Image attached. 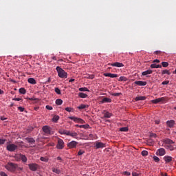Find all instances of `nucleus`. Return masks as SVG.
I'll use <instances>...</instances> for the list:
<instances>
[{"label": "nucleus", "mask_w": 176, "mask_h": 176, "mask_svg": "<svg viewBox=\"0 0 176 176\" xmlns=\"http://www.w3.org/2000/svg\"><path fill=\"white\" fill-rule=\"evenodd\" d=\"M153 63H160V60L159 59H155L153 61Z\"/></svg>", "instance_id": "bf43d9fd"}, {"label": "nucleus", "mask_w": 176, "mask_h": 176, "mask_svg": "<svg viewBox=\"0 0 176 176\" xmlns=\"http://www.w3.org/2000/svg\"><path fill=\"white\" fill-rule=\"evenodd\" d=\"M1 120H6V118L5 117H1Z\"/></svg>", "instance_id": "69168bd1"}, {"label": "nucleus", "mask_w": 176, "mask_h": 176, "mask_svg": "<svg viewBox=\"0 0 176 176\" xmlns=\"http://www.w3.org/2000/svg\"><path fill=\"white\" fill-rule=\"evenodd\" d=\"M119 82H127V78L124 76H120L118 79Z\"/></svg>", "instance_id": "2f4dec72"}, {"label": "nucleus", "mask_w": 176, "mask_h": 176, "mask_svg": "<svg viewBox=\"0 0 176 176\" xmlns=\"http://www.w3.org/2000/svg\"><path fill=\"white\" fill-rule=\"evenodd\" d=\"M78 97H80V98H87L88 96L85 93L80 92L78 94Z\"/></svg>", "instance_id": "cd10ccee"}, {"label": "nucleus", "mask_w": 176, "mask_h": 176, "mask_svg": "<svg viewBox=\"0 0 176 176\" xmlns=\"http://www.w3.org/2000/svg\"><path fill=\"white\" fill-rule=\"evenodd\" d=\"M26 141L29 142L30 144H35V139L32 138H26Z\"/></svg>", "instance_id": "393cba45"}, {"label": "nucleus", "mask_w": 176, "mask_h": 176, "mask_svg": "<svg viewBox=\"0 0 176 176\" xmlns=\"http://www.w3.org/2000/svg\"><path fill=\"white\" fill-rule=\"evenodd\" d=\"M157 156H164L166 155V149L164 148H159L156 152Z\"/></svg>", "instance_id": "6e6552de"}, {"label": "nucleus", "mask_w": 176, "mask_h": 176, "mask_svg": "<svg viewBox=\"0 0 176 176\" xmlns=\"http://www.w3.org/2000/svg\"><path fill=\"white\" fill-rule=\"evenodd\" d=\"M162 75H166V74L167 75H170L171 73H170V71H168V69H164L162 71Z\"/></svg>", "instance_id": "e433bc0d"}, {"label": "nucleus", "mask_w": 176, "mask_h": 176, "mask_svg": "<svg viewBox=\"0 0 176 176\" xmlns=\"http://www.w3.org/2000/svg\"><path fill=\"white\" fill-rule=\"evenodd\" d=\"M155 124H159L160 123V120H157L155 121Z\"/></svg>", "instance_id": "052dcab7"}, {"label": "nucleus", "mask_w": 176, "mask_h": 176, "mask_svg": "<svg viewBox=\"0 0 176 176\" xmlns=\"http://www.w3.org/2000/svg\"><path fill=\"white\" fill-rule=\"evenodd\" d=\"M6 142V140L5 139H0V145H3Z\"/></svg>", "instance_id": "de8ad7c7"}, {"label": "nucleus", "mask_w": 176, "mask_h": 176, "mask_svg": "<svg viewBox=\"0 0 176 176\" xmlns=\"http://www.w3.org/2000/svg\"><path fill=\"white\" fill-rule=\"evenodd\" d=\"M153 71H152L151 69H148L145 72H143L142 73V75L143 76H146V78H149V76H148V75H151V74H153Z\"/></svg>", "instance_id": "2eb2a0df"}, {"label": "nucleus", "mask_w": 176, "mask_h": 176, "mask_svg": "<svg viewBox=\"0 0 176 176\" xmlns=\"http://www.w3.org/2000/svg\"><path fill=\"white\" fill-rule=\"evenodd\" d=\"M78 144L76 141H72L67 144V147L69 148V149H74V148H76Z\"/></svg>", "instance_id": "0eeeda50"}, {"label": "nucleus", "mask_w": 176, "mask_h": 176, "mask_svg": "<svg viewBox=\"0 0 176 176\" xmlns=\"http://www.w3.org/2000/svg\"><path fill=\"white\" fill-rule=\"evenodd\" d=\"M164 146L166 149H170V151L174 149V146H173L171 144H166Z\"/></svg>", "instance_id": "72a5a7b5"}, {"label": "nucleus", "mask_w": 176, "mask_h": 176, "mask_svg": "<svg viewBox=\"0 0 176 176\" xmlns=\"http://www.w3.org/2000/svg\"><path fill=\"white\" fill-rule=\"evenodd\" d=\"M103 115H104V118H111L112 116V113H109V112H108L107 111H104L103 112Z\"/></svg>", "instance_id": "b1692460"}, {"label": "nucleus", "mask_w": 176, "mask_h": 176, "mask_svg": "<svg viewBox=\"0 0 176 176\" xmlns=\"http://www.w3.org/2000/svg\"><path fill=\"white\" fill-rule=\"evenodd\" d=\"M135 85H138V86H146V81H135Z\"/></svg>", "instance_id": "a211bd4d"}, {"label": "nucleus", "mask_w": 176, "mask_h": 176, "mask_svg": "<svg viewBox=\"0 0 176 176\" xmlns=\"http://www.w3.org/2000/svg\"><path fill=\"white\" fill-rule=\"evenodd\" d=\"M40 160H41V162H49V160H48L47 158L45 157H41L40 158Z\"/></svg>", "instance_id": "ea45409f"}, {"label": "nucleus", "mask_w": 176, "mask_h": 176, "mask_svg": "<svg viewBox=\"0 0 176 176\" xmlns=\"http://www.w3.org/2000/svg\"><path fill=\"white\" fill-rule=\"evenodd\" d=\"M163 101H164V97L153 100H151V102H153V104H159V102H162Z\"/></svg>", "instance_id": "dca6fc26"}, {"label": "nucleus", "mask_w": 176, "mask_h": 176, "mask_svg": "<svg viewBox=\"0 0 176 176\" xmlns=\"http://www.w3.org/2000/svg\"><path fill=\"white\" fill-rule=\"evenodd\" d=\"M69 119H70L71 120H73L76 123H81L82 124L85 123V120H82L81 118H79L70 116V117H69Z\"/></svg>", "instance_id": "20e7f679"}, {"label": "nucleus", "mask_w": 176, "mask_h": 176, "mask_svg": "<svg viewBox=\"0 0 176 176\" xmlns=\"http://www.w3.org/2000/svg\"><path fill=\"white\" fill-rule=\"evenodd\" d=\"M56 105H61L63 104V100L61 99H57L56 100Z\"/></svg>", "instance_id": "4c0bfd02"}, {"label": "nucleus", "mask_w": 176, "mask_h": 176, "mask_svg": "<svg viewBox=\"0 0 176 176\" xmlns=\"http://www.w3.org/2000/svg\"><path fill=\"white\" fill-rule=\"evenodd\" d=\"M15 159H21L23 163H27V157H25V155L23 154H19L15 156Z\"/></svg>", "instance_id": "423d86ee"}, {"label": "nucleus", "mask_w": 176, "mask_h": 176, "mask_svg": "<svg viewBox=\"0 0 176 176\" xmlns=\"http://www.w3.org/2000/svg\"><path fill=\"white\" fill-rule=\"evenodd\" d=\"M85 153V151L80 149L79 150L78 153V156H82V155H83Z\"/></svg>", "instance_id": "a18cd8bd"}, {"label": "nucleus", "mask_w": 176, "mask_h": 176, "mask_svg": "<svg viewBox=\"0 0 176 176\" xmlns=\"http://www.w3.org/2000/svg\"><path fill=\"white\" fill-rule=\"evenodd\" d=\"M132 176H140V174L137 173L136 172H133Z\"/></svg>", "instance_id": "5fc2aeb1"}, {"label": "nucleus", "mask_w": 176, "mask_h": 176, "mask_svg": "<svg viewBox=\"0 0 176 176\" xmlns=\"http://www.w3.org/2000/svg\"><path fill=\"white\" fill-rule=\"evenodd\" d=\"M104 76L107 78H118V74H111V73H104Z\"/></svg>", "instance_id": "f3484780"}, {"label": "nucleus", "mask_w": 176, "mask_h": 176, "mask_svg": "<svg viewBox=\"0 0 176 176\" xmlns=\"http://www.w3.org/2000/svg\"><path fill=\"white\" fill-rule=\"evenodd\" d=\"M16 170H18V171H21L23 170V168L18 166V168H16Z\"/></svg>", "instance_id": "680f3d73"}, {"label": "nucleus", "mask_w": 176, "mask_h": 176, "mask_svg": "<svg viewBox=\"0 0 176 176\" xmlns=\"http://www.w3.org/2000/svg\"><path fill=\"white\" fill-rule=\"evenodd\" d=\"M166 124L168 126L170 127V129H173L174 126L175 125V121L174 120H170L166 122Z\"/></svg>", "instance_id": "f8f14e48"}, {"label": "nucleus", "mask_w": 176, "mask_h": 176, "mask_svg": "<svg viewBox=\"0 0 176 176\" xmlns=\"http://www.w3.org/2000/svg\"><path fill=\"white\" fill-rule=\"evenodd\" d=\"M28 83H30V85H36V80L34 78H30L28 79Z\"/></svg>", "instance_id": "412c9836"}, {"label": "nucleus", "mask_w": 176, "mask_h": 176, "mask_svg": "<svg viewBox=\"0 0 176 176\" xmlns=\"http://www.w3.org/2000/svg\"><path fill=\"white\" fill-rule=\"evenodd\" d=\"M68 135H69L70 137H72L73 138H76V137H78V133L76 132L69 131Z\"/></svg>", "instance_id": "bb28decb"}, {"label": "nucleus", "mask_w": 176, "mask_h": 176, "mask_svg": "<svg viewBox=\"0 0 176 176\" xmlns=\"http://www.w3.org/2000/svg\"><path fill=\"white\" fill-rule=\"evenodd\" d=\"M89 138H91V140H93V138H94V135L91 133L89 135Z\"/></svg>", "instance_id": "13d9d810"}, {"label": "nucleus", "mask_w": 176, "mask_h": 176, "mask_svg": "<svg viewBox=\"0 0 176 176\" xmlns=\"http://www.w3.org/2000/svg\"><path fill=\"white\" fill-rule=\"evenodd\" d=\"M141 154H142V156H148V153L146 151H142Z\"/></svg>", "instance_id": "79ce46f5"}, {"label": "nucleus", "mask_w": 176, "mask_h": 176, "mask_svg": "<svg viewBox=\"0 0 176 176\" xmlns=\"http://www.w3.org/2000/svg\"><path fill=\"white\" fill-rule=\"evenodd\" d=\"M19 93L21 94H25V93H26L25 89V88H20L19 89Z\"/></svg>", "instance_id": "58836bf2"}, {"label": "nucleus", "mask_w": 176, "mask_h": 176, "mask_svg": "<svg viewBox=\"0 0 176 176\" xmlns=\"http://www.w3.org/2000/svg\"><path fill=\"white\" fill-rule=\"evenodd\" d=\"M163 142L164 144H166L167 145H171L173 144H174V142H173V140H171L170 139L168 138H166L163 140Z\"/></svg>", "instance_id": "6ab92c4d"}, {"label": "nucleus", "mask_w": 176, "mask_h": 176, "mask_svg": "<svg viewBox=\"0 0 176 176\" xmlns=\"http://www.w3.org/2000/svg\"><path fill=\"white\" fill-rule=\"evenodd\" d=\"M52 172L55 173L56 174H60L61 170H60L59 169H57L56 168H52Z\"/></svg>", "instance_id": "f704fd0d"}, {"label": "nucleus", "mask_w": 176, "mask_h": 176, "mask_svg": "<svg viewBox=\"0 0 176 176\" xmlns=\"http://www.w3.org/2000/svg\"><path fill=\"white\" fill-rule=\"evenodd\" d=\"M14 101H21V98H15L13 99Z\"/></svg>", "instance_id": "6e6d98bb"}, {"label": "nucleus", "mask_w": 176, "mask_h": 176, "mask_svg": "<svg viewBox=\"0 0 176 176\" xmlns=\"http://www.w3.org/2000/svg\"><path fill=\"white\" fill-rule=\"evenodd\" d=\"M120 131H129V128L122 127V128L120 129Z\"/></svg>", "instance_id": "c03bdc74"}, {"label": "nucleus", "mask_w": 176, "mask_h": 176, "mask_svg": "<svg viewBox=\"0 0 176 176\" xmlns=\"http://www.w3.org/2000/svg\"><path fill=\"white\" fill-rule=\"evenodd\" d=\"M85 108H89L88 105L86 104H80V106L78 107V109H85Z\"/></svg>", "instance_id": "7c9ffc66"}, {"label": "nucleus", "mask_w": 176, "mask_h": 176, "mask_svg": "<svg viewBox=\"0 0 176 176\" xmlns=\"http://www.w3.org/2000/svg\"><path fill=\"white\" fill-rule=\"evenodd\" d=\"M76 127H79L80 129H90V125H89V124H84V125L76 124Z\"/></svg>", "instance_id": "4be33fe9"}, {"label": "nucleus", "mask_w": 176, "mask_h": 176, "mask_svg": "<svg viewBox=\"0 0 176 176\" xmlns=\"http://www.w3.org/2000/svg\"><path fill=\"white\" fill-rule=\"evenodd\" d=\"M123 174H124V175H127V176H129V175H131V173H130V172H128V171H125V172H124V173H123Z\"/></svg>", "instance_id": "603ef678"}, {"label": "nucleus", "mask_w": 176, "mask_h": 176, "mask_svg": "<svg viewBox=\"0 0 176 176\" xmlns=\"http://www.w3.org/2000/svg\"><path fill=\"white\" fill-rule=\"evenodd\" d=\"M163 160L166 164L170 163V162H173V157L170 155H166L164 157Z\"/></svg>", "instance_id": "4468645a"}, {"label": "nucleus", "mask_w": 176, "mask_h": 176, "mask_svg": "<svg viewBox=\"0 0 176 176\" xmlns=\"http://www.w3.org/2000/svg\"><path fill=\"white\" fill-rule=\"evenodd\" d=\"M104 102H112V99L109 98H103V99L101 101V103L104 104Z\"/></svg>", "instance_id": "5701e85b"}, {"label": "nucleus", "mask_w": 176, "mask_h": 176, "mask_svg": "<svg viewBox=\"0 0 176 176\" xmlns=\"http://www.w3.org/2000/svg\"><path fill=\"white\" fill-rule=\"evenodd\" d=\"M160 53H162V52H160V51H156L155 52V54H159Z\"/></svg>", "instance_id": "774afa93"}, {"label": "nucleus", "mask_w": 176, "mask_h": 176, "mask_svg": "<svg viewBox=\"0 0 176 176\" xmlns=\"http://www.w3.org/2000/svg\"><path fill=\"white\" fill-rule=\"evenodd\" d=\"M111 96H113V97H119V96H122V93H113Z\"/></svg>", "instance_id": "a19ab883"}, {"label": "nucleus", "mask_w": 176, "mask_h": 176, "mask_svg": "<svg viewBox=\"0 0 176 176\" xmlns=\"http://www.w3.org/2000/svg\"><path fill=\"white\" fill-rule=\"evenodd\" d=\"M57 160H59L60 162H63V159L61 158V157H58Z\"/></svg>", "instance_id": "e2e57ef3"}, {"label": "nucleus", "mask_w": 176, "mask_h": 176, "mask_svg": "<svg viewBox=\"0 0 176 176\" xmlns=\"http://www.w3.org/2000/svg\"><path fill=\"white\" fill-rule=\"evenodd\" d=\"M153 159L155 163H159V162H160V159L157 156H153Z\"/></svg>", "instance_id": "c9c22d12"}, {"label": "nucleus", "mask_w": 176, "mask_h": 176, "mask_svg": "<svg viewBox=\"0 0 176 176\" xmlns=\"http://www.w3.org/2000/svg\"><path fill=\"white\" fill-rule=\"evenodd\" d=\"M135 101H144L146 100V97L145 96H138L135 98Z\"/></svg>", "instance_id": "a878e982"}, {"label": "nucleus", "mask_w": 176, "mask_h": 176, "mask_svg": "<svg viewBox=\"0 0 176 176\" xmlns=\"http://www.w3.org/2000/svg\"><path fill=\"white\" fill-rule=\"evenodd\" d=\"M151 68H162V65H156L155 63L151 65Z\"/></svg>", "instance_id": "c756f323"}, {"label": "nucleus", "mask_w": 176, "mask_h": 176, "mask_svg": "<svg viewBox=\"0 0 176 176\" xmlns=\"http://www.w3.org/2000/svg\"><path fill=\"white\" fill-rule=\"evenodd\" d=\"M162 67H166L168 65V62H162Z\"/></svg>", "instance_id": "09e8293b"}, {"label": "nucleus", "mask_w": 176, "mask_h": 176, "mask_svg": "<svg viewBox=\"0 0 176 176\" xmlns=\"http://www.w3.org/2000/svg\"><path fill=\"white\" fill-rule=\"evenodd\" d=\"M17 148H18L17 145H16L14 144H9L6 146V149L9 152H14V151H16V149H17Z\"/></svg>", "instance_id": "7ed1b4c3"}, {"label": "nucleus", "mask_w": 176, "mask_h": 176, "mask_svg": "<svg viewBox=\"0 0 176 176\" xmlns=\"http://www.w3.org/2000/svg\"><path fill=\"white\" fill-rule=\"evenodd\" d=\"M95 148L96 149H100V148H105V144L100 142H96Z\"/></svg>", "instance_id": "9b49d317"}, {"label": "nucleus", "mask_w": 176, "mask_h": 176, "mask_svg": "<svg viewBox=\"0 0 176 176\" xmlns=\"http://www.w3.org/2000/svg\"><path fill=\"white\" fill-rule=\"evenodd\" d=\"M58 133L61 135L65 134V135H68V134H69V131H67L65 129H59Z\"/></svg>", "instance_id": "aec40b11"}, {"label": "nucleus", "mask_w": 176, "mask_h": 176, "mask_svg": "<svg viewBox=\"0 0 176 176\" xmlns=\"http://www.w3.org/2000/svg\"><path fill=\"white\" fill-rule=\"evenodd\" d=\"M28 166L31 171H36L38 170V167H39L36 164H29Z\"/></svg>", "instance_id": "1a4fd4ad"}, {"label": "nucleus", "mask_w": 176, "mask_h": 176, "mask_svg": "<svg viewBox=\"0 0 176 176\" xmlns=\"http://www.w3.org/2000/svg\"><path fill=\"white\" fill-rule=\"evenodd\" d=\"M65 111H67V112H73L74 111V109L71 108V107H66Z\"/></svg>", "instance_id": "37998d69"}, {"label": "nucleus", "mask_w": 176, "mask_h": 176, "mask_svg": "<svg viewBox=\"0 0 176 176\" xmlns=\"http://www.w3.org/2000/svg\"><path fill=\"white\" fill-rule=\"evenodd\" d=\"M57 149H63L64 148V140L62 139H58V143L56 144Z\"/></svg>", "instance_id": "39448f33"}, {"label": "nucleus", "mask_w": 176, "mask_h": 176, "mask_svg": "<svg viewBox=\"0 0 176 176\" xmlns=\"http://www.w3.org/2000/svg\"><path fill=\"white\" fill-rule=\"evenodd\" d=\"M55 92L56 93V94H61V90H60V89L58 88H55Z\"/></svg>", "instance_id": "49530a36"}, {"label": "nucleus", "mask_w": 176, "mask_h": 176, "mask_svg": "<svg viewBox=\"0 0 176 176\" xmlns=\"http://www.w3.org/2000/svg\"><path fill=\"white\" fill-rule=\"evenodd\" d=\"M56 71L58 72V76H59V78L65 79H67V78H68V74L59 66L56 67Z\"/></svg>", "instance_id": "f257e3e1"}, {"label": "nucleus", "mask_w": 176, "mask_h": 176, "mask_svg": "<svg viewBox=\"0 0 176 176\" xmlns=\"http://www.w3.org/2000/svg\"><path fill=\"white\" fill-rule=\"evenodd\" d=\"M18 168L19 165L13 162H10L7 165H6V170H8V171H11V173H14V171H16Z\"/></svg>", "instance_id": "f03ea898"}, {"label": "nucleus", "mask_w": 176, "mask_h": 176, "mask_svg": "<svg viewBox=\"0 0 176 176\" xmlns=\"http://www.w3.org/2000/svg\"><path fill=\"white\" fill-rule=\"evenodd\" d=\"M78 90L79 91H90V90L86 87L79 88Z\"/></svg>", "instance_id": "473e14b6"}, {"label": "nucleus", "mask_w": 176, "mask_h": 176, "mask_svg": "<svg viewBox=\"0 0 176 176\" xmlns=\"http://www.w3.org/2000/svg\"><path fill=\"white\" fill-rule=\"evenodd\" d=\"M60 119V116H54L53 118H52V122H54V123H57V122H58Z\"/></svg>", "instance_id": "c85d7f7f"}, {"label": "nucleus", "mask_w": 176, "mask_h": 176, "mask_svg": "<svg viewBox=\"0 0 176 176\" xmlns=\"http://www.w3.org/2000/svg\"><path fill=\"white\" fill-rule=\"evenodd\" d=\"M69 82H75V79L72 78V79H70V80H69Z\"/></svg>", "instance_id": "338daca9"}, {"label": "nucleus", "mask_w": 176, "mask_h": 176, "mask_svg": "<svg viewBox=\"0 0 176 176\" xmlns=\"http://www.w3.org/2000/svg\"><path fill=\"white\" fill-rule=\"evenodd\" d=\"M18 111H20V112H24V108L22 107H19Z\"/></svg>", "instance_id": "8fccbe9b"}, {"label": "nucleus", "mask_w": 176, "mask_h": 176, "mask_svg": "<svg viewBox=\"0 0 176 176\" xmlns=\"http://www.w3.org/2000/svg\"><path fill=\"white\" fill-rule=\"evenodd\" d=\"M5 94V92L0 89V95Z\"/></svg>", "instance_id": "0e129e2a"}, {"label": "nucleus", "mask_w": 176, "mask_h": 176, "mask_svg": "<svg viewBox=\"0 0 176 176\" xmlns=\"http://www.w3.org/2000/svg\"><path fill=\"white\" fill-rule=\"evenodd\" d=\"M46 109H48V111H52V109H53V107L52 106L47 105Z\"/></svg>", "instance_id": "3c124183"}, {"label": "nucleus", "mask_w": 176, "mask_h": 176, "mask_svg": "<svg viewBox=\"0 0 176 176\" xmlns=\"http://www.w3.org/2000/svg\"><path fill=\"white\" fill-rule=\"evenodd\" d=\"M0 175H1V176H8V175H6V174L5 173V172H1Z\"/></svg>", "instance_id": "4d7b16f0"}, {"label": "nucleus", "mask_w": 176, "mask_h": 176, "mask_svg": "<svg viewBox=\"0 0 176 176\" xmlns=\"http://www.w3.org/2000/svg\"><path fill=\"white\" fill-rule=\"evenodd\" d=\"M168 83H170V81L166 80V81H164L162 82V85H168Z\"/></svg>", "instance_id": "864d4df0"}, {"label": "nucleus", "mask_w": 176, "mask_h": 176, "mask_svg": "<svg viewBox=\"0 0 176 176\" xmlns=\"http://www.w3.org/2000/svg\"><path fill=\"white\" fill-rule=\"evenodd\" d=\"M108 65H111V67H116L117 68H120L122 67H124L122 63L116 62L113 63H109Z\"/></svg>", "instance_id": "9d476101"}, {"label": "nucleus", "mask_w": 176, "mask_h": 176, "mask_svg": "<svg viewBox=\"0 0 176 176\" xmlns=\"http://www.w3.org/2000/svg\"><path fill=\"white\" fill-rule=\"evenodd\" d=\"M43 131L47 135H49V134H50V133H51L50 128L49 127V126H43Z\"/></svg>", "instance_id": "ddd939ff"}]
</instances>
